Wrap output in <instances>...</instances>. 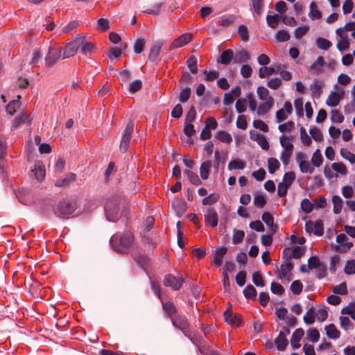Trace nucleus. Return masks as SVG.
<instances>
[{
  "instance_id": "obj_42",
  "label": "nucleus",
  "mask_w": 355,
  "mask_h": 355,
  "mask_svg": "<svg viewBox=\"0 0 355 355\" xmlns=\"http://www.w3.org/2000/svg\"><path fill=\"white\" fill-rule=\"evenodd\" d=\"M261 218L266 225L268 226L272 231L275 232V230L273 229L277 227L274 225L273 216L269 212H264L262 214Z\"/></svg>"
},
{
  "instance_id": "obj_31",
  "label": "nucleus",
  "mask_w": 355,
  "mask_h": 355,
  "mask_svg": "<svg viewBox=\"0 0 355 355\" xmlns=\"http://www.w3.org/2000/svg\"><path fill=\"white\" fill-rule=\"evenodd\" d=\"M211 162L208 160L202 163L200 168V174L202 180H207L209 175Z\"/></svg>"
},
{
  "instance_id": "obj_53",
  "label": "nucleus",
  "mask_w": 355,
  "mask_h": 355,
  "mask_svg": "<svg viewBox=\"0 0 355 355\" xmlns=\"http://www.w3.org/2000/svg\"><path fill=\"white\" fill-rule=\"evenodd\" d=\"M300 206L302 210L306 214L311 213L313 209V205L307 198L302 200Z\"/></svg>"
},
{
  "instance_id": "obj_40",
  "label": "nucleus",
  "mask_w": 355,
  "mask_h": 355,
  "mask_svg": "<svg viewBox=\"0 0 355 355\" xmlns=\"http://www.w3.org/2000/svg\"><path fill=\"white\" fill-rule=\"evenodd\" d=\"M257 294V290L251 284L247 285L243 290V295L247 299H255Z\"/></svg>"
},
{
  "instance_id": "obj_48",
  "label": "nucleus",
  "mask_w": 355,
  "mask_h": 355,
  "mask_svg": "<svg viewBox=\"0 0 355 355\" xmlns=\"http://www.w3.org/2000/svg\"><path fill=\"white\" fill-rule=\"evenodd\" d=\"M275 69L274 67H263L259 69V76L261 78H265L266 76H270L274 73H276Z\"/></svg>"
},
{
  "instance_id": "obj_23",
  "label": "nucleus",
  "mask_w": 355,
  "mask_h": 355,
  "mask_svg": "<svg viewBox=\"0 0 355 355\" xmlns=\"http://www.w3.org/2000/svg\"><path fill=\"white\" fill-rule=\"evenodd\" d=\"M326 64V62L322 56H319L317 60L310 66L309 70L315 74H318L322 71V68Z\"/></svg>"
},
{
  "instance_id": "obj_33",
  "label": "nucleus",
  "mask_w": 355,
  "mask_h": 355,
  "mask_svg": "<svg viewBox=\"0 0 355 355\" xmlns=\"http://www.w3.org/2000/svg\"><path fill=\"white\" fill-rule=\"evenodd\" d=\"M352 99L349 103L344 107V112L349 114L355 112V85L351 92Z\"/></svg>"
},
{
  "instance_id": "obj_56",
  "label": "nucleus",
  "mask_w": 355,
  "mask_h": 355,
  "mask_svg": "<svg viewBox=\"0 0 355 355\" xmlns=\"http://www.w3.org/2000/svg\"><path fill=\"white\" fill-rule=\"evenodd\" d=\"M145 45V40L144 38H138L135 40L134 43V52L137 54L141 53Z\"/></svg>"
},
{
  "instance_id": "obj_60",
  "label": "nucleus",
  "mask_w": 355,
  "mask_h": 355,
  "mask_svg": "<svg viewBox=\"0 0 355 355\" xmlns=\"http://www.w3.org/2000/svg\"><path fill=\"white\" fill-rule=\"evenodd\" d=\"M303 285L300 280H295L291 283V290L295 295H300L302 293Z\"/></svg>"
},
{
  "instance_id": "obj_7",
  "label": "nucleus",
  "mask_w": 355,
  "mask_h": 355,
  "mask_svg": "<svg viewBox=\"0 0 355 355\" xmlns=\"http://www.w3.org/2000/svg\"><path fill=\"white\" fill-rule=\"evenodd\" d=\"M347 240H348V238L343 233L336 236V241L339 243L336 248L337 252H345L352 247L353 243L352 242H345Z\"/></svg>"
},
{
  "instance_id": "obj_46",
  "label": "nucleus",
  "mask_w": 355,
  "mask_h": 355,
  "mask_svg": "<svg viewBox=\"0 0 355 355\" xmlns=\"http://www.w3.org/2000/svg\"><path fill=\"white\" fill-rule=\"evenodd\" d=\"M315 42H316L317 46L319 49H322V50H327L332 45L331 42L329 40H328L325 38H323V37H318L316 39Z\"/></svg>"
},
{
  "instance_id": "obj_30",
  "label": "nucleus",
  "mask_w": 355,
  "mask_h": 355,
  "mask_svg": "<svg viewBox=\"0 0 355 355\" xmlns=\"http://www.w3.org/2000/svg\"><path fill=\"white\" fill-rule=\"evenodd\" d=\"M309 8L310 11L309 13V17L312 20L320 19L322 18V13L318 10V6L314 1H312L310 3Z\"/></svg>"
},
{
  "instance_id": "obj_54",
  "label": "nucleus",
  "mask_w": 355,
  "mask_h": 355,
  "mask_svg": "<svg viewBox=\"0 0 355 355\" xmlns=\"http://www.w3.org/2000/svg\"><path fill=\"white\" fill-rule=\"evenodd\" d=\"M322 263L317 256H312L308 260V268L309 269H317Z\"/></svg>"
},
{
  "instance_id": "obj_37",
  "label": "nucleus",
  "mask_w": 355,
  "mask_h": 355,
  "mask_svg": "<svg viewBox=\"0 0 355 355\" xmlns=\"http://www.w3.org/2000/svg\"><path fill=\"white\" fill-rule=\"evenodd\" d=\"M216 137L221 142L230 144L232 141V137L230 133L225 130H219Z\"/></svg>"
},
{
  "instance_id": "obj_61",
  "label": "nucleus",
  "mask_w": 355,
  "mask_h": 355,
  "mask_svg": "<svg viewBox=\"0 0 355 355\" xmlns=\"http://www.w3.org/2000/svg\"><path fill=\"white\" fill-rule=\"evenodd\" d=\"M247 107V100L245 98H239L235 105L236 112L238 113H243L245 111Z\"/></svg>"
},
{
  "instance_id": "obj_16",
  "label": "nucleus",
  "mask_w": 355,
  "mask_h": 355,
  "mask_svg": "<svg viewBox=\"0 0 355 355\" xmlns=\"http://www.w3.org/2000/svg\"><path fill=\"white\" fill-rule=\"evenodd\" d=\"M32 171L34 173L35 178L39 181H42L45 178V168L42 162L40 161H37L35 163L34 168Z\"/></svg>"
},
{
  "instance_id": "obj_43",
  "label": "nucleus",
  "mask_w": 355,
  "mask_h": 355,
  "mask_svg": "<svg viewBox=\"0 0 355 355\" xmlns=\"http://www.w3.org/2000/svg\"><path fill=\"white\" fill-rule=\"evenodd\" d=\"M96 28L100 32H105L110 28V21L105 18H99Z\"/></svg>"
},
{
  "instance_id": "obj_32",
  "label": "nucleus",
  "mask_w": 355,
  "mask_h": 355,
  "mask_svg": "<svg viewBox=\"0 0 355 355\" xmlns=\"http://www.w3.org/2000/svg\"><path fill=\"white\" fill-rule=\"evenodd\" d=\"M327 336L331 339H337L340 337V333L336 329L334 324H330L325 327Z\"/></svg>"
},
{
  "instance_id": "obj_5",
  "label": "nucleus",
  "mask_w": 355,
  "mask_h": 355,
  "mask_svg": "<svg viewBox=\"0 0 355 355\" xmlns=\"http://www.w3.org/2000/svg\"><path fill=\"white\" fill-rule=\"evenodd\" d=\"M80 40L76 37L73 41L67 43L63 49H62V51H63L62 59L73 57L76 54L79 48Z\"/></svg>"
},
{
  "instance_id": "obj_24",
  "label": "nucleus",
  "mask_w": 355,
  "mask_h": 355,
  "mask_svg": "<svg viewBox=\"0 0 355 355\" xmlns=\"http://www.w3.org/2000/svg\"><path fill=\"white\" fill-rule=\"evenodd\" d=\"M293 137L282 135L279 138L280 144L283 148L282 150L293 151L294 146L291 142Z\"/></svg>"
},
{
  "instance_id": "obj_2",
  "label": "nucleus",
  "mask_w": 355,
  "mask_h": 355,
  "mask_svg": "<svg viewBox=\"0 0 355 355\" xmlns=\"http://www.w3.org/2000/svg\"><path fill=\"white\" fill-rule=\"evenodd\" d=\"M62 48L54 45H50L48 53L45 57V65L47 67H52L61 58Z\"/></svg>"
},
{
  "instance_id": "obj_62",
  "label": "nucleus",
  "mask_w": 355,
  "mask_h": 355,
  "mask_svg": "<svg viewBox=\"0 0 355 355\" xmlns=\"http://www.w3.org/2000/svg\"><path fill=\"white\" fill-rule=\"evenodd\" d=\"M252 282L258 287H263L265 286V282L263 279L262 275L258 271L253 272Z\"/></svg>"
},
{
  "instance_id": "obj_36",
  "label": "nucleus",
  "mask_w": 355,
  "mask_h": 355,
  "mask_svg": "<svg viewBox=\"0 0 355 355\" xmlns=\"http://www.w3.org/2000/svg\"><path fill=\"white\" fill-rule=\"evenodd\" d=\"M173 207L178 217L182 216L187 210V205L184 202L177 200L173 202Z\"/></svg>"
},
{
  "instance_id": "obj_39",
  "label": "nucleus",
  "mask_w": 355,
  "mask_h": 355,
  "mask_svg": "<svg viewBox=\"0 0 355 355\" xmlns=\"http://www.w3.org/2000/svg\"><path fill=\"white\" fill-rule=\"evenodd\" d=\"M257 92L259 98L262 101H269L270 98H273L272 96H269V92L268 89L263 86H259L257 88Z\"/></svg>"
},
{
  "instance_id": "obj_47",
  "label": "nucleus",
  "mask_w": 355,
  "mask_h": 355,
  "mask_svg": "<svg viewBox=\"0 0 355 355\" xmlns=\"http://www.w3.org/2000/svg\"><path fill=\"white\" fill-rule=\"evenodd\" d=\"M275 39L277 42H286L290 40V34L285 30H279L275 33Z\"/></svg>"
},
{
  "instance_id": "obj_10",
  "label": "nucleus",
  "mask_w": 355,
  "mask_h": 355,
  "mask_svg": "<svg viewBox=\"0 0 355 355\" xmlns=\"http://www.w3.org/2000/svg\"><path fill=\"white\" fill-rule=\"evenodd\" d=\"M223 315L225 322L232 326L237 327L241 324V316L238 314L233 313L230 308L226 309Z\"/></svg>"
},
{
  "instance_id": "obj_35",
  "label": "nucleus",
  "mask_w": 355,
  "mask_h": 355,
  "mask_svg": "<svg viewBox=\"0 0 355 355\" xmlns=\"http://www.w3.org/2000/svg\"><path fill=\"white\" fill-rule=\"evenodd\" d=\"M162 308L168 317L171 319L173 315L177 312V309L171 302H162Z\"/></svg>"
},
{
  "instance_id": "obj_44",
  "label": "nucleus",
  "mask_w": 355,
  "mask_h": 355,
  "mask_svg": "<svg viewBox=\"0 0 355 355\" xmlns=\"http://www.w3.org/2000/svg\"><path fill=\"white\" fill-rule=\"evenodd\" d=\"M280 167V164L276 158L270 157L268 159V168L270 173H274Z\"/></svg>"
},
{
  "instance_id": "obj_58",
  "label": "nucleus",
  "mask_w": 355,
  "mask_h": 355,
  "mask_svg": "<svg viewBox=\"0 0 355 355\" xmlns=\"http://www.w3.org/2000/svg\"><path fill=\"white\" fill-rule=\"evenodd\" d=\"M19 107V102L17 100L10 101L6 106V110L7 113L10 115L15 114L16 110Z\"/></svg>"
},
{
  "instance_id": "obj_64",
  "label": "nucleus",
  "mask_w": 355,
  "mask_h": 355,
  "mask_svg": "<svg viewBox=\"0 0 355 355\" xmlns=\"http://www.w3.org/2000/svg\"><path fill=\"white\" fill-rule=\"evenodd\" d=\"M344 271L347 275H353L355 273V260L347 261Z\"/></svg>"
},
{
  "instance_id": "obj_51",
  "label": "nucleus",
  "mask_w": 355,
  "mask_h": 355,
  "mask_svg": "<svg viewBox=\"0 0 355 355\" xmlns=\"http://www.w3.org/2000/svg\"><path fill=\"white\" fill-rule=\"evenodd\" d=\"M299 167L300 171L304 173L312 174L314 172V168L311 166L310 162L306 160L303 162H300Z\"/></svg>"
},
{
  "instance_id": "obj_38",
  "label": "nucleus",
  "mask_w": 355,
  "mask_h": 355,
  "mask_svg": "<svg viewBox=\"0 0 355 355\" xmlns=\"http://www.w3.org/2000/svg\"><path fill=\"white\" fill-rule=\"evenodd\" d=\"M235 21V17L233 15H223L218 22L219 24L224 27L227 28L230 26Z\"/></svg>"
},
{
  "instance_id": "obj_27",
  "label": "nucleus",
  "mask_w": 355,
  "mask_h": 355,
  "mask_svg": "<svg viewBox=\"0 0 355 355\" xmlns=\"http://www.w3.org/2000/svg\"><path fill=\"white\" fill-rule=\"evenodd\" d=\"M277 348L279 351H284L288 344V340L282 333H279L278 336L274 340Z\"/></svg>"
},
{
  "instance_id": "obj_59",
  "label": "nucleus",
  "mask_w": 355,
  "mask_h": 355,
  "mask_svg": "<svg viewBox=\"0 0 355 355\" xmlns=\"http://www.w3.org/2000/svg\"><path fill=\"white\" fill-rule=\"evenodd\" d=\"M309 133L311 134L313 139L316 141H320L323 139L322 131L316 127L311 128L309 130Z\"/></svg>"
},
{
  "instance_id": "obj_50",
  "label": "nucleus",
  "mask_w": 355,
  "mask_h": 355,
  "mask_svg": "<svg viewBox=\"0 0 355 355\" xmlns=\"http://www.w3.org/2000/svg\"><path fill=\"white\" fill-rule=\"evenodd\" d=\"M127 46L128 45L125 42H121L119 46L112 47V57L115 58H119Z\"/></svg>"
},
{
  "instance_id": "obj_3",
  "label": "nucleus",
  "mask_w": 355,
  "mask_h": 355,
  "mask_svg": "<svg viewBox=\"0 0 355 355\" xmlns=\"http://www.w3.org/2000/svg\"><path fill=\"white\" fill-rule=\"evenodd\" d=\"M133 130L134 124L132 122H129L126 125L121 135V139L119 146V150L121 153H124L128 149Z\"/></svg>"
},
{
  "instance_id": "obj_45",
  "label": "nucleus",
  "mask_w": 355,
  "mask_h": 355,
  "mask_svg": "<svg viewBox=\"0 0 355 355\" xmlns=\"http://www.w3.org/2000/svg\"><path fill=\"white\" fill-rule=\"evenodd\" d=\"M323 161L322 156L319 149H317L311 157V164L316 167L320 166Z\"/></svg>"
},
{
  "instance_id": "obj_17",
  "label": "nucleus",
  "mask_w": 355,
  "mask_h": 355,
  "mask_svg": "<svg viewBox=\"0 0 355 355\" xmlns=\"http://www.w3.org/2000/svg\"><path fill=\"white\" fill-rule=\"evenodd\" d=\"M163 42L160 40H157L153 43L150 48V53L148 55V60L150 61L154 62L156 60L159 54Z\"/></svg>"
},
{
  "instance_id": "obj_9",
  "label": "nucleus",
  "mask_w": 355,
  "mask_h": 355,
  "mask_svg": "<svg viewBox=\"0 0 355 355\" xmlns=\"http://www.w3.org/2000/svg\"><path fill=\"white\" fill-rule=\"evenodd\" d=\"M171 322L175 327L182 331H184L189 329V324L187 318L184 315H175L173 318H171Z\"/></svg>"
},
{
  "instance_id": "obj_26",
  "label": "nucleus",
  "mask_w": 355,
  "mask_h": 355,
  "mask_svg": "<svg viewBox=\"0 0 355 355\" xmlns=\"http://www.w3.org/2000/svg\"><path fill=\"white\" fill-rule=\"evenodd\" d=\"M264 103L261 104L257 110L258 115H264L268 113L274 105V99L270 98L269 101H263Z\"/></svg>"
},
{
  "instance_id": "obj_22",
  "label": "nucleus",
  "mask_w": 355,
  "mask_h": 355,
  "mask_svg": "<svg viewBox=\"0 0 355 355\" xmlns=\"http://www.w3.org/2000/svg\"><path fill=\"white\" fill-rule=\"evenodd\" d=\"M287 252H291V254L288 255V259H291V258L300 259L303 254L302 248L297 245H295L292 248H285L284 250V254H286Z\"/></svg>"
},
{
  "instance_id": "obj_8",
  "label": "nucleus",
  "mask_w": 355,
  "mask_h": 355,
  "mask_svg": "<svg viewBox=\"0 0 355 355\" xmlns=\"http://www.w3.org/2000/svg\"><path fill=\"white\" fill-rule=\"evenodd\" d=\"M344 94L345 91L343 89H341V90L338 92H331L326 101V104L331 107L337 106L340 100L343 98Z\"/></svg>"
},
{
  "instance_id": "obj_20",
  "label": "nucleus",
  "mask_w": 355,
  "mask_h": 355,
  "mask_svg": "<svg viewBox=\"0 0 355 355\" xmlns=\"http://www.w3.org/2000/svg\"><path fill=\"white\" fill-rule=\"evenodd\" d=\"M76 180V174L73 173H68L65 175L64 177L60 178L57 180L55 183V187H62L68 185L71 182L75 181Z\"/></svg>"
},
{
  "instance_id": "obj_21",
  "label": "nucleus",
  "mask_w": 355,
  "mask_h": 355,
  "mask_svg": "<svg viewBox=\"0 0 355 355\" xmlns=\"http://www.w3.org/2000/svg\"><path fill=\"white\" fill-rule=\"evenodd\" d=\"M77 37L78 39H81V42L80 41L79 42V48H80L81 53L84 55L89 53L94 47V44L86 41L84 36H78Z\"/></svg>"
},
{
  "instance_id": "obj_18",
  "label": "nucleus",
  "mask_w": 355,
  "mask_h": 355,
  "mask_svg": "<svg viewBox=\"0 0 355 355\" xmlns=\"http://www.w3.org/2000/svg\"><path fill=\"white\" fill-rule=\"evenodd\" d=\"M304 334V331L303 329L298 328L297 329L292 335L291 340V344L292 347L294 349H298L300 347V345L299 344V342L302 339Z\"/></svg>"
},
{
  "instance_id": "obj_57",
  "label": "nucleus",
  "mask_w": 355,
  "mask_h": 355,
  "mask_svg": "<svg viewBox=\"0 0 355 355\" xmlns=\"http://www.w3.org/2000/svg\"><path fill=\"white\" fill-rule=\"evenodd\" d=\"M334 293L337 295H346L347 293V284L343 282L339 285L335 286L332 288Z\"/></svg>"
},
{
  "instance_id": "obj_55",
  "label": "nucleus",
  "mask_w": 355,
  "mask_h": 355,
  "mask_svg": "<svg viewBox=\"0 0 355 355\" xmlns=\"http://www.w3.org/2000/svg\"><path fill=\"white\" fill-rule=\"evenodd\" d=\"M238 33L242 41L246 42L249 40L248 29L245 25H240L238 27Z\"/></svg>"
},
{
  "instance_id": "obj_34",
  "label": "nucleus",
  "mask_w": 355,
  "mask_h": 355,
  "mask_svg": "<svg viewBox=\"0 0 355 355\" xmlns=\"http://www.w3.org/2000/svg\"><path fill=\"white\" fill-rule=\"evenodd\" d=\"M332 203L334 205L333 211L335 214H339L341 212L343 201L339 196L332 197Z\"/></svg>"
},
{
  "instance_id": "obj_11",
  "label": "nucleus",
  "mask_w": 355,
  "mask_h": 355,
  "mask_svg": "<svg viewBox=\"0 0 355 355\" xmlns=\"http://www.w3.org/2000/svg\"><path fill=\"white\" fill-rule=\"evenodd\" d=\"M293 268V264L291 261H287L280 266V272H278V277L280 279H286L291 281V272Z\"/></svg>"
},
{
  "instance_id": "obj_15",
  "label": "nucleus",
  "mask_w": 355,
  "mask_h": 355,
  "mask_svg": "<svg viewBox=\"0 0 355 355\" xmlns=\"http://www.w3.org/2000/svg\"><path fill=\"white\" fill-rule=\"evenodd\" d=\"M234 51L232 49H227L224 51L217 60L218 63L224 65H228L230 64L232 60L234 61Z\"/></svg>"
},
{
  "instance_id": "obj_4",
  "label": "nucleus",
  "mask_w": 355,
  "mask_h": 355,
  "mask_svg": "<svg viewBox=\"0 0 355 355\" xmlns=\"http://www.w3.org/2000/svg\"><path fill=\"white\" fill-rule=\"evenodd\" d=\"M305 230L307 232H313L317 236H322L324 233L323 222L318 220L315 222L308 220L305 223Z\"/></svg>"
},
{
  "instance_id": "obj_63",
  "label": "nucleus",
  "mask_w": 355,
  "mask_h": 355,
  "mask_svg": "<svg viewBox=\"0 0 355 355\" xmlns=\"http://www.w3.org/2000/svg\"><path fill=\"white\" fill-rule=\"evenodd\" d=\"M340 155L345 159L348 160L351 164L355 162V155L349 151L346 148L340 149Z\"/></svg>"
},
{
  "instance_id": "obj_49",
  "label": "nucleus",
  "mask_w": 355,
  "mask_h": 355,
  "mask_svg": "<svg viewBox=\"0 0 355 355\" xmlns=\"http://www.w3.org/2000/svg\"><path fill=\"white\" fill-rule=\"evenodd\" d=\"M279 16L277 15H268L266 17V22L268 26L271 28H276L279 24Z\"/></svg>"
},
{
  "instance_id": "obj_28",
  "label": "nucleus",
  "mask_w": 355,
  "mask_h": 355,
  "mask_svg": "<svg viewBox=\"0 0 355 355\" xmlns=\"http://www.w3.org/2000/svg\"><path fill=\"white\" fill-rule=\"evenodd\" d=\"M234 56L235 63L246 62L250 58V53L245 50L237 51Z\"/></svg>"
},
{
  "instance_id": "obj_19",
  "label": "nucleus",
  "mask_w": 355,
  "mask_h": 355,
  "mask_svg": "<svg viewBox=\"0 0 355 355\" xmlns=\"http://www.w3.org/2000/svg\"><path fill=\"white\" fill-rule=\"evenodd\" d=\"M227 252V248L225 246L218 247L215 250L214 263L216 266H220L223 262V258Z\"/></svg>"
},
{
  "instance_id": "obj_29",
  "label": "nucleus",
  "mask_w": 355,
  "mask_h": 355,
  "mask_svg": "<svg viewBox=\"0 0 355 355\" xmlns=\"http://www.w3.org/2000/svg\"><path fill=\"white\" fill-rule=\"evenodd\" d=\"M133 242V235L130 232H125L120 237V244L125 250L128 249Z\"/></svg>"
},
{
  "instance_id": "obj_25",
  "label": "nucleus",
  "mask_w": 355,
  "mask_h": 355,
  "mask_svg": "<svg viewBox=\"0 0 355 355\" xmlns=\"http://www.w3.org/2000/svg\"><path fill=\"white\" fill-rule=\"evenodd\" d=\"M28 116L25 112L20 113L17 116H16L13 119V121L12 122V125H11L12 129L17 128L22 123H29L30 121H28Z\"/></svg>"
},
{
  "instance_id": "obj_41",
  "label": "nucleus",
  "mask_w": 355,
  "mask_h": 355,
  "mask_svg": "<svg viewBox=\"0 0 355 355\" xmlns=\"http://www.w3.org/2000/svg\"><path fill=\"white\" fill-rule=\"evenodd\" d=\"M187 65L192 73L196 74L198 72V60L195 56L191 55L188 58Z\"/></svg>"
},
{
  "instance_id": "obj_52",
  "label": "nucleus",
  "mask_w": 355,
  "mask_h": 355,
  "mask_svg": "<svg viewBox=\"0 0 355 355\" xmlns=\"http://www.w3.org/2000/svg\"><path fill=\"white\" fill-rule=\"evenodd\" d=\"M184 173L187 174L190 182L196 185H200L202 184L198 175L190 170H185Z\"/></svg>"
},
{
  "instance_id": "obj_12",
  "label": "nucleus",
  "mask_w": 355,
  "mask_h": 355,
  "mask_svg": "<svg viewBox=\"0 0 355 355\" xmlns=\"http://www.w3.org/2000/svg\"><path fill=\"white\" fill-rule=\"evenodd\" d=\"M192 39V35L190 33H184L175 39L170 46V50L182 47L187 44Z\"/></svg>"
},
{
  "instance_id": "obj_1",
  "label": "nucleus",
  "mask_w": 355,
  "mask_h": 355,
  "mask_svg": "<svg viewBox=\"0 0 355 355\" xmlns=\"http://www.w3.org/2000/svg\"><path fill=\"white\" fill-rule=\"evenodd\" d=\"M76 209V202L73 200H60L54 209L55 214L61 218H68Z\"/></svg>"
},
{
  "instance_id": "obj_14",
  "label": "nucleus",
  "mask_w": 355,
  "mask_h": 355,
  "mask_svg": "<svg viewBox=\"0 0 355 355\" xmlns=\"http://www.w3.org/2000/svg\"><path fill=\"white\" fill-rule=\"evenodd\" d=\"M324 83L318 79L313 80V83L310 85V90L313 98H319L322 93V87Z\"/></svg>"
},
{
  "instance_id": "obj_13",
  "label": "nucleus",
  "mask_w": 355,
  "mask_h": 355,
  "mask_svg": "<svg viewBox=\"0 0 355 355\" xmlns=\"http://www.w3.org/2000/svg\"><path fill=\"white\" fill-rule=\"evenodd\" d=\"M205 222L211 227L218 225V214L214 208H208L205 215Z\"/></svg>"
},
{
  "instance_id": "obj_6",
  "label": "nucleus",
  "mask_w": 355,
  "mask_h": 355,
  "mask_svg": "<svg viewBox=\"0 0 355 355\" xmlns=\"http://www.w3.org/2000/svg\"><path fill=\"white\" fill-rule=\"evenodd\" d=\"M184 282V279L182 277L177 278L175 276L168 274L165 276L164 279V284L166 286L171 287L174 291L179 290Z\"/></svg>"
}]
</instances>
